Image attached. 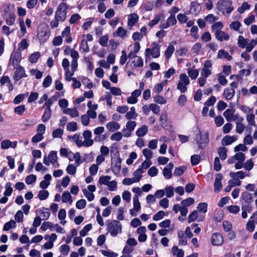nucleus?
Wrapping results in <instances>:
<instances>
[{
	"instance_id": "2eb2a0df",
	"label": "nucleus",
	"mask_w": 257,
	"mask_h": 257,
	"mask_svg": "<svg viewBox=\"0 0 257 257\" xmlns=\"http://www.w3.org/2000/svg\"><path fill=\"white\" fill-rule=\"evenodd\" d=\"M50 36V33L47 28L39 30L37 34L38 39L43 42L46 41Z\"/></svg>"
},
{
	"instance_id": "79ce46f5",
	"label": "nucleus",
	"mask_w": 257,
	"mask_h": 257,
	"mask_svg": "<svg viewBox=\"0 0 257 257\" xmlns=\"http://www.w3.org/2000/svg\"><path fill=\"white\" fill-rule=\"evenodd\" d=\"M51 109H45L42 116V120L44 122L48 121L51 116Z\"/></svg>"
},
{
	"instance_id": "39448f33",
	"label": "nucleus",
	"mask_w": 257,
	"mask_h": 257,
	"mask_svg": "<svg viewBox=\"0 0 257 257\" xmlns=\"http://www.w3.org/2000/svg\"><path fill=\"white\" fill-rule=\"evenodd\" d=\"M152 48H147L146 49V56L152 55L154 58H158L160 56V46L156 43H153L152 44Z\"/></svg>"
},
{
	"instance_id": "7c9ffc66",
	"label": "nucleus",
	"mask_w": 257,
	"mask_h": 257,
	"mask_svg": "<svg viewBox=\"0 0 257 257\" xmlns=\"http://www.w3.org/2000/svg\"><path fill=\"white\" fill-rule=\"evenodd\" d=\"M138 114L136 112V109L134 107H132L130 108V111L126 112L125 117L127 119L131 120L132 119H136Z\"/></svg>"
},
{
	"instance_id": "09e8293b",
	"label": "nucleus",
	"mask_w": 257,
	"mask_h": 257,
	"mask_svg": "<svg viewBox=\"0 0 257 257\" xmlns=\"http://www.w3.org/2000/svg\"><path fill=\"white\" fill-rule=\"evenodd\" d=\"M16 227V222L14 220H11L10 221L6 223L4 226L3 230L4 231H8L11 228Z\"/></svg>"
},
{
	"instance_id": "473e14b6",
	"label": "nucleus",
	"mask_w": 257,
	"mask_h": 257,
	"mask_svg": "<svg viewBox=\"0 0 257 257\" xmlns=\"http://www.w3.org/2000/svg\"><path fill=\"white\" fill-rule=\"evenodd\" d=\"M48 228H50L51 231H54L55 228V224H54L52 222L49 221L43 222L42 226H41V229L43 231H45Z\"/></svg>"
},
{
	"instance_id": "c756f323",
	"label": "nucleus",
	"mask_w": 257,
	"mask_h": 257,
	"mask_svg": "<svg viewBox=\"0 0 257 257\" xmlns=\"http://www.w3.org/2000/svg\"><path fill=\"white\" fill-rule=\"evenodd\" d=\"M4 18L5 19L7 25L12 26L14 24L16 20V16L14 13H10L6 17Z\"/></svg>"
},
{
	"instance_id": "cd10ccee",
	"label": "nucleus",
	"mask_w": 257,
	"mask_h": 257,
	"mask_svg": "<svg viewBox=\"0 0 257 257\" xmlns=\"http://www.w3.org/2000/svg\"><path fill=\"white\" fill-rule=\"evenodd\" d=\"M14 5L12 4H8L5 5L2 14L3 17H6L10 13H14Z\"/></svg>"
},
{
	"instance_id": "37998d69",
	"label": "nucleus",
	"mask_w": 257,
	"mask_h": 257,
	"mask_svg": "<svg viewBox=\"0 0 257 257\" xmlns=\"http://www.w3.org/2000/svg\"><path fill=\"white\" fill-rule=\"evenodd\" d=\"M73 156V159L75 160V164L76 166H79L82 163L83 161L81 159V156L79 152L71 154Z\"/></svg>"
},
{
	"instance_id": "a19ab883",
	"label": "nucleus",
	"mask_w": 257,
	"mask_h": 257,
	"mask_svg": "<svg viewBox=\"0 0 257 257\" xmlns=\"http://www.w3.org/2000/svg\"><path fill=\"white\" fill-rule=\"evenodd\" d=\"M178 235L179 244L186 245L187 244V239L186 236L184 235L183 232L179 231L178 232Z\"/></svg>"
},
{
	"instance_id": "2f4dec72",
	"label": "nucleus",
	"mask_w": 257,
	"mask_h": 257,
	"mask_svg": "<svg viewBox=\"0 0 257 257\" xmlns=\"http://www.w3.org/2000/svg\"><path fill=\"white\" fill-rule=\"evenodd\" d=\"M148 131V127L146 125H143L136 131V135L139 137H144Z\"/></svg>"
},
{
	"instance_id": "c85d7f7f",
	"label": "nucleus",
	"mask_w": 257,
	"mask_h": 257,
	"mask_svg": "<svg viewBox=\"0 0 257 257\" xmlns=\"http://www.w3.org/2000/svg\"><path fill=\"white\" fill-rule=\"evenodd\" d=\"M249 40L244 38L242 36H239L238 38L237 44L238 46L241 48H246V47L248 45Z\"/></svg>"
},
{
	"instance_id": "58836bf2",
	"label": "nucleus",
	"mask_w": 257,
	"mask_h": 257,
	"mask_svg": "<svg viewBox=\"0 0 257 257\" xmlns=\"http://www.w3.org/2000/svg\"><path fill=\"white\" fill-rule=\"evenodd\" d=\"M144 172V170H143L142 168H138L133 173L134 177L133 178L135 180L137 179V182H139L142 178V174Z\"/></svg>"
},
{
	"instance_id": "a18cd8bd",
	"label": "nucleus",
	"mask_w": 257,
	"mask_h": 257,
	"mask_svg": "<svg viewBox=\"0 0 257 257\" xmlns=\"http://www.w3.org/2000/svg\"><path fill=\"white\" fill-rule=\"evenodd\" d=\"M187 72L188 75L192 79H195L198 76L199 71L197 69H188Z\"/></svg>"
},
{
	"instance_id": "4c0bfd02",
	"label": "nucleus",
	"mask_w": 257,
	"mask_h": 257,
	"mask_svg": "<svg viewBox=\"0 0 257 257\" xmlns=\"http://www.w3.org/2000/svg\"><path fill=\"white\" fill-rule=\"evenodd\" d=\"M110 179L111 177L110 176H102L99 177L98 180V183L101 185H104L107 186L109 182L110 181Z\"/></svg>"
},
{
	"instance_id": "0e129e2a",
	"label": "nucleus",
	"mask_w": 257,
	"mask_h": 257,
	"mask_svg": "<svg viewBox=\"0 0 257 257\" xmlns=\"http://www.w3.org/2000/svg\"><path fill=\"white\" fill-rule=\"evenodd\" d=\"M143 154L145 157L146 160H151L153 156V152L148 149H144L143 150Z\"/></svg>"
},
{
	"instance_id": "9b49d317",
	"label": "nucleus",
	"mask_w": 257,
	"mask_h": 257,
	"mask_svg": "<svg viewBox=\"0 0 257 257\" xmlns=\"http://www.w3.org/2000/svg\"><path fill=\"white\" fill-rule=\"evenodd\" d=\"M211 243L213 245H221L223 243V238L219 233H214L211 238Z\"/></svg>"
},
{
	"instance_id": "3c124183",
	"label": "nucleus",
	"mask_w": 257,
	"mask_h": 257,
	"mask_svg": "<svg viewBox=\"0 0 257 257\" xmlns=\"http://www.w3.org/2000/svg\"><path fill=\"white\" fill-rule=\"evenodd\" d=\"M191 10L193 11L194 13H197L200 11V7L199 4L196 2H192L190 5Z\"/></svg>"
},
{
	"instance_id": "338daca9",
	"label": "nucleus",
	"mask_w": 257,
	"mask_h": 257,
	"mask_svg": "<svg viewBox=\"0 0 257 257\" xmlns=\"http://www.w3.org/2000/svg\"><path fill=\"white\" fill-rule=\"evenodd\" d=\"M198 216V212L196 210H194L190 213L188 217V223H191L196 219Z\"/></svg>"
},
{
	"instance_id": "f3484780",
	"label": "nucleus",
	"mask_w": 257,
	"mask_h": 257,
	"mask_svg": "<svg viewBox=\"0 0 257 257\" xmlns=\"http://www.w3.org/2000/svg\"><path fill=\"white\" fill-rule=\"evenodd\" d=\"M237 140V137L235 136H225L223 138L221 141V144L223 146H227L231 144Z\"/></svg>"
},
{
	"instance_id": "864d4df0",
	"label": "nucleus",
	"mask_w": 257,
	"mask_h": 257,
	"mask_svg": "<svg viewBox=\"0 0 257 257\" xmlns=\"http://www.w3.org/2000/svg\"><path fill=\"white\" fill-rule=\"evenodd\" d=\"M223 25L221 22H217L215 23L213 25H212L211 28L212 31L215 33V32L218 31H221V29L223 28Z\"/></svg>"
},
{
	"instance_id": "9d476101",
	"label": "nucleus",
	"mask_w": 257,
	"mask_h": 257,
	"mask_svg": "<svg viewBox=\"0 0 257 257\" xmlns=\"http://www.w3.org/2000/svg\"><path fill=\"white\" fill-rule=\"evenodd\" d=\"M68 138L69 140H72V141L76 144L77 147H81L82 146L87 147V145H88V142H84L82 141V138L77 134H75L73 136H69Z\"/></svg>"
},
{
	"instance_id": "ea45409f",
	"label": "nucleus",
	"mask_w": 257,
	"mask_h": 257,
	"mask_svg": "<svg viewBox=\"0 0 257 257\" xmlns=\"http://www.w3.org/2000/svg\"><path fill=\"white\" fill-rule=\"evenodd\" d=\"M218 153L222 160L226 159L227 158V150L224 147H219L218 149Z\"/></svg>"
},
{
	"instance_id": "dca6fc26",
	"label": "nucleus",
	"mask_w": 257,
	"mask_h": 257,
	"mask_svg": "<svg viewBox=\"0 0 257 257\" xmlns=\"http://www.w3.org/2000/svg\"><path fill=\"white\" fill-rule=\"evenodd\" d=\"M173 167L174 164L172 163H169L167 166L164 168L163 174L165 178L170 179L172 177V170L173 169Z\"/></svg>"
},
{
	"instance_id": "052dcab7",
	"label": "nucleus",
	"mask_w": 257,
	"mask_h": 257,
	"mask_svg": "<svg viewBox=\"0 0 257 257\" xmlns=\"http://www.w3.org/2000/svg\"><path fill=\"white\" fill-rule=\"evenodd\" d=\"M241 26V23L238 21H234L231 23L229 25V28L236 31H238L240 27Z\"/></svg>"
},
{
	"instance_id": "69168bd1",
	"label": "nucleus",
	"mask_w": 257,
	"mask_h": 257,
	"mask_svg": "<svg viewBox=\"0 0 257 257\" xmlns=\"http://www.w3.org/2000/svg\"><path fill=\"white\" fill-rule=\"evenodd\" d=\"M107 186L108 190L110 191H115L117 189V182L114 180L110 181Z\"/></svg>"
},
{
	"instance_id": "e2e57ef3",
	"label": "nucleus",
	"mask_w": 257,
	"mask_h": 257,
	"mask_svg": "<svg viewBox=\"0 0 257 257\" xmlns=\"http://www.w3.org/2000/svg\"><path fill=\"white\" fill-rule=\"evenodd\" d=\"M108 41V36L107 35H104L100 37V38H99V43L101 46L103 47H105L107 45Z\"/></svg>"
},
{
	"instance_id": "20e7f679",
	"label": "nucleus",
	"mask_w": 257,
	"mask_h": 257,
	"mask_svg": "<svg viewBox=\"0 0 257 257\" xmlns=\"http://www.w3.org/2000/svg\"><path fill=\"white\" fill-rule=\"evenodd\" d=\"M217 9L223 13L225 11L227 14H230L233 10L232 2L230 0H219L217 3Z\"/></svg>"
},
{
	"instance_id": "6e6552de",
	"label": "nucleus",
	"mask_w": 257,
	"mask_h": 257,
	"mask_svg": "<svg viewBox=\"0 0 257 257\" xmlns=\"http://www.w3.org/2000/svg\"><path fill=\"white\" fill-rule=\"evenodd\" d=\"M137 123L134 120H129L126 123V128L122 130L123 136L128 138L131 136L132 132L134 131Z\"/></svg>"
},
{
	"instance_id": "c03bdc74",
	"label": "nucleus",
	"mask_w": 257,
	"mask_h": 257,
	"mask_svg": "<svg viewBox=\"0 0 257 257\" xmlns=\"http://www.w3.org/2000/svg\"><path fill=\"white\" fill-rule=\"evenodd\" d=\"M41 56V54L39 52H36L31 55L29 57V61L32 63H35Z\"/></svg>"
},
{
	"instance_id": "6e6d98bb",
	"label": "nucleus",
	"mask_w": 257,
	"mask_h": 257,
	"mask_svg": "<svg viewBox=\"0 0 257 257\" xmlns=\"http://www.w3.org/2000/svg\"><path fill=\"white\" fill-rule=\"evenodd\" d=\"M49 194L48 191L42 190L39 192L38 196L40 200H44L48 197Z\"/></svg>"
},
{
	"instance_id": "4468645a",
	"label": "nucleus",
	"mask_w": 257,
	"mask_h": 257,
	"mask_svg": "<svg viewBox=\"0 0 257 257\" xmlns=\"http://www.w3.org/2000/svg\"><path fill=\"white\" fill-rule=\"evenodd\" d=\"M214 35L216 39L220 42L227 41L229 39V34L223 31H216Z\"/></svg>"
},
{
	"instance_id": "aec40b11",
	"label": "nucleus",
	"mask_w": 257,
	"mask_h": 257,
	"mask_svg": "<svg viewBox=\"0 0 257 257\" xmlns=\"http://www.w3.org/2000/svg\"><path fill=\"white\" fill-rule=\"evenodd\" d=\"M44 180L42 181L40 184V187L43 189H46L50 185V181L52 179V177L50 174H47L44 176Z\"/></svg>"
},
{
	"instance_id": "4d7b16f0",
	"label": "nucleus",
	"mask_w": 257,
	"mask_h": 257,
	"mask_svg": "<svg viewBox=\"0 0 257 257\" xmlns=\"http://www.w3.org/2000/svg\"><path fill=\"white\" fill-rule=\"evenodd\" d=\"M154 101L160 104H165L167 102L166 99L160 95H157L154 96Z\"/></svg>"
},
{
	"instance_id": "8fccbe9b",
	"label": "nucleus",
	"mask_w": 257,
	"mask_h": 257,
	"mask_svg": "<svg viewBox=\"0 0 257 257\" xmlns=\"http://www.w3.org/2000/svg\"><path fill=\"white\" fill-rule=\"evenodd\" d=\"M12 184L10 182L6 183L5 185L6 190L4 192V195L5 196H10L12 195L13 189L11 187Z\"/></svg>"
},
{
	"instance_id": "5701e85b",
	"label": "nucleus",
	"mask_w": 257,
	"mask_h": 257,
	"mask_svg": "<svg viewBox=\"0 0 257 257\" xmlns=\"http://www.w3.org/2000/svg\"><path fill=\"white\" fill-rule=\"evenodd\" d=\"M139 16L136 14L133 13L128 16L127 25L133 27L138 22Z\"/></svg>"
},
{
	"instance_id": "f03ea898",
	"label": "nucleus",
	"mask_w": 257,
	"mask_h": 257,
	"mask_svg": "<svg viewBox=\"0 0 257 257\" xmlns=\"http://www.w3.org/2000/svg\"><path fill=\"white\" fill-rule=\"evenodd\" d=\"M107 229L112 236H116L121 231V225L118 221L112 220L107 224Z\"/></svg>"
},
{
	"instance_id": "5fc2aeb1",
	"label": "nucleus",
	"mask_w": 257,
	"mask_h": 257,
	"mask_svg": "<svg viewBox=\"0 0 257 257\" xmlns=\"http://www.w3.org/2000/svg\"><path fill=\"white\" fill-rule=\"evenodd\" d=\"M255 115L253 113H251L246 115V120L249 124L255 126V122L254 120Z\"/></svg>"
},
{
	"instance_id": "bf43d9fd",
	"label": "nucleus",
	"mask_w": 257,
	"mask_h": 257,
	"mask_svg": "<svg viewBox=\"0 0 257 257\" xmlns=\"http://www.w3.org/2000/svg\"><path fill=\"white\" fill-rule=\"evenodd\" d=\"M91 224H88L86 225L80 232V235L81 236H84L87 234V233L91 229Z\"/></svg>"
},
{
	"instance_id": "a878e982",
	"label": "nucleus",
	"mask_w": 257,
	"mask_h": 257,
	"mask_svg": "<svg viewBox=\"0 0 257 257\" xmlns=\"http://www.w3.org/2000/svg\"><path fill=\"white\" fill-rule=\"evenodd\" d=\"M217 58L218 59L225 58L228 61H230L232 59V56L230 55L227 52H226L223 49L218 51L217 53Z\"/></svg>"
},
{
	"instance_id": "412c9836",
	"label": "nucleus",
	"mask_w": 257,
	"mask_h": 257,
	"mask_svg": "<svg viewBox=\"0 0 257 257\" xmlns=\"http://www.w3.org/2000/svg\"><path fill=\"white\" fill-rule=\"evenodd\" d=\"M222 176L221 174H218L215 177V182L214 184V190L219 191L222 188L221 180Z\"/></svg>"
},
{
	"instance_id": "ddd939ff",
	"label": "nucleus",
	"mask_w": 257,
	"mask_h": 257,
	"mask_svg": "<svg viewBox=\"0 0 257 257\" xmlns=\"http://www.w3.org/2000/svg\"><path fill=\"white\" fill-rule=\"evenodd\" d=\"M21 61V53L18 51H16L13 53L11 55L10 63L12 64L14 66H19V64Z\"/></svg>"
},
{
	"instance_id": "680f3d73",
	"label": "nucleus",
	"mask_w": 257,
	"mask_h": 257,
	"mask_svg": "<svg viewBox=\"0 0 257 257\" xmlns=\"http://www.w3.org/2000/svg\"><path fill=\"white\" fill-rule=\"evenodd\" d=\"M241 198L246 203L250 202L252 197L251 194L248 192H244L242 193Z\"/></svg>"
},
{
	"instance_id": "13d9d810",
	"label": "nucleus",
	"mask_w": 257,
	"mask_h": 257,
	"mask_svg": "<svg viewBox=\"0 0 257 257\" xmlns=\"http://www.w3.org/2000/svg\"><path fill=\"white\" fill-rule=\"evenodd\" d=\"M250 8V6L249 4H248V3L247 2H243L242 4V5L241 6V7H240L238 8L237 11L239 13L242 14L243 13H244V12L245 10L249 9Z\"/></svg>"
},
{
	"instance_id": "7ed1b4c3",
	"label": "nucleus",
	"mask_w": 257,
	"mask_h": 257,
	"mask_svg": "<svg viewBox=\"0 0 257 257\" xmlns=\"http://www.w3.org/2000/svg\"><path fill=\"white\" fill-rule=\"evenodd\" d=\"M190 84V80L188 76L185 73H181L179 75V80L177 86V88L181 93H185L187 90V86Z\"/></svg>"
},
{
	"instance_id": "f257e3e1",
	"label": "nucleus",
	"mask_w": 257,
	"mask_h": 257,
	"mask_svg": "<svg viewBox=\"0 0 257 257\" xmlns=\"http://www.w3.org/2000/svg\"><path fill=\"white\" fill-rule=\"evenodd\" d=\"M67 5L65 3H61L59 5L55 14V19L50 23L51 27L52 28L58 27L59 22H62L66 19Z\"/></svg>"
},
{
	"instance_id": "a211bd4d",
	"label": "nucleus",
	"mask_w": 257,
	"mask_h": 257,
	"mask_svg": "<svg viewBox=\"0 0 257 257\" xmlns=\"http://www.w3.org/2000/svg\"><path fill=\"white\" fill-rule=\"evenodd\" d=\"M130 65L132 68L142 67L143 65V60L140 56H135V58H133V60L132 61Z\"/></svg>"
},
{
	"instance_id": "1a4fd4ad",
	"label": "nucleus",
	"mask_w": 257,
	"mask_h": 257,
	"mask_svg": "<svg viewBox=\"0 0 257 257\" xmlns=\"http://www.w3.org/2000/svg\"><path fill=\"white\" fill-rule=\"evenodd\" d=\"M57 160V153L55 151H51L48 156L44 157L43 162L44 164L49 166L50 163L54 164Z\"/></svg>"
},
{
	"instance_id": "f8f14e48",
	"label": "nucleus",
	"mask_w": 257,
	"mask_h": 257,
	"mask_svg": "<svg viewBox=\"0 0 257 257\" xmlns=\"http://www.w3.org/2000/svg\"><path fill=\"white\" fill-rule=\"evenodd\" d=\"M27 77L25 69L23 67L19 66L16 67V70L13 76L14 79L16 81H19L23 77Z\"/></svg>"
},
{
	"instance_id": "393cba45",
	"label": "nucleus",
	"mask_w": 257,
	"mask_h": 257,
	"mask_svg": "<svg viewBox=\"0 0 257 257\" xmlns=\"http://www.w3.org/2000/svg\"><path fill=\"white\" fill-rule=\"evenodd\" d=\"M106 127L111 132H113L120 128L119 124L115 121H110L107 123Z\"/></svg>"
},
{
	"instance_id": "f704fd0d",
	"label": "nucleus",
	"mask_w": 257,
	"mask_h": 257,
	"mask_svg": "<svg viewBox=\"0 0 257 257\" xmlns=\"http://www.w3.org/2000/svg\"><path fill=\"white\" fill-rule=\"evenodd\" d=\"M242 120L243 118H240L238 119L236 122V132L237 133L242 134L244 130V125L240 122Z\"/></svg>"
},
{
	"instance_id": "774afa93",
	"label": "nucleus",
	"mask_w": 257,
	"mask_h": 257,
	"mask_svg": "<svg viewBox=\"0 0 257 257\" xmlns=\"http://www.w3.org/2000/svg\"><path fill=\"white\" fill-rule=\"evenodd\" d=\"M186 169V168L184 166L176 168L174 170V175L178 176H181L184 173Z\"/></svg>"
},
{
	"instance_id": "de8ad7c7",
	"label": "nucleus",
	"mask_w": 257,
	"mask_h": 257,
	"mask_svg": "<svg viewBox=\"0 0 257 257\" xmlns=\"http://www.w3.org/2000/svg\"><path fill=\"white\" fill-rule=\"evenodd\" d=\"M175 51L174 46L172 45H169L165 52V55L167 58L169 59Z\"/></svg>"
},
{
	"instance_id": "72a5a7b5",
	"label": "nucleus",
	"mask_w": 257,
	"mask_h": 257,
	"mask_svg": "<svg viewBox=\"0 0 257 257\" xmlns=\"http://www.w3.org/2000/svg\"><path fill=\"white\" fill-rule=\"evenodd\" d=\"M63 112L65 114H69L72 117H77L79 115V112L76 108H66L64 109Z\"/></svg>"
},
{
	"instance_id": "603ef678",
	"label": "nucleus",
	"mask_w": 257,
	"mask_h": 257,
	"mask_svg": "<svg viewBox=\"0 0 257 257\" xmlns=\"http://www.w3.org/2000/svg\"><path fill=\"white\" fill-rule=\"evenodd\" d=\"M194 203V199L193 198L189 197L182 200L181 202L182 206L187 207L192 205Z\"/></svg>"
},
{
	"instance_id": "b1692460",
	"label": "nucleus",
	"mask_w": 257,
	"mask_h": 257,
	"mask_svg": "<svg viewBox=\"0 0 257 257\" xmlns=\"http://www.w3.org/2000/svg\"><path fill=\"white\" fill-rule=\"evenodd\" d=\"M224 96L226 100L231 99L235 95V90L233 88H226L224 90Z\"/></svg>"
},
{
	"instance_id": "4be33fe9",
	"label": "nucleus",
	"mask_w": 257,
	"mask_h": 257,
	"mask_svg": "<svg viewBox=\"0 0 257 257\" xmlns=\"http://www.w3.org/2000/svg\"><path fill=\"white\" fill-rule=\"evenodd\" d=\"M83 137L84 138V142H87L89 143L87 145L88 147H90L92 146L93 144V140L91 139V138L92 137V133L91 132L88 130L85 131L83 133Z\"/></svg>"
},
{
	"instance_id": "6ab92c4d",
	"label": "nucleus",
	"mask_w": 257,
	"mask_h": 257,
	"mask_svg": "<svg viewBox=\"0 0 257 257\" xmlns=\"http://www.w3.org/2000/svg\"><path fill=\"white\" fill-rule=\"evenodd\" d=\"M122 160L120 157H118L115 162V165H113L111 164V169L115 174H118L119 173L121 170V163Z\"/></svg>"
},
{
	"instance_id": "423d86ee",
	"label": "nucleus",
	"mask_w": 257,
	"mask_h": 257,
	"mask_svg": "<svg viewBox=\"0 0 257 257\" xmlns=\"http://www.w3.org/2000/svg\"><path fill=\"white\" fill-rule=\"evenodd\" d=\"M196 141L199 148L203 149L209 142L208 134L206 133L205 135L201 136L200 132L199 131V134L197 135L196 137Z\"/></svg>"
},
{
	"instance_id": "49530a36",
	"label": "nucleus",
	"mask_w": 257,
	"mask_h": 257,
	"mask_svg": "<svg viewBox=\"0 0 257 257\" xmlns=\"http://www.w3.org/2000/svg\"><path fill=\"white\" fill-rule=\"evenodd\" d=\"M126 33V31L121 27H118L115 33L117 36L122 39H124L125 37Z\"/></svg>"
},
{
	"instance_id": "0eeeda50",
	"label": "nucleus",
	"mask_w": 257,
	"mask_h": 257,
	"mask_svg": "<svg viewBox=\"0 0 257 257\" xmlns=\"http://www.w3.org/2000/svg\"><path fill=\"white\" fill-rule=\"evenodd\" d=\"M256 44L257 40L252 39L246 47L245 51L241 53V57L244 59L245 61H248L250 59V56L247 53L251 52Z\"/></svg>"
},
{
	"instance_id": "e433bc0d",
	"label": "nucleus",
	"mask_w": 257,
	"mask_h": 257,
	"mask_svg": "<svg viewBox=\"0 0 257 257\" xmlns=\"http://www.w3.org/2000/svg\"><path fill=\"white\" fill-rule=\"evenodd\" d=\"M62 202L66 203L68 202L70 204H71L73 202L71 199V195L68 191H64L62 195Z\"/></svg>"
},
{
	"instance_id": "bb28decb",
	"label": "nucleus",
	"mask_w": 257,
	"mask_h": 257,
	"mask_svg": "<svg viewBox=\"0 0 257 257\" xmlns=\"http://www.w3.org/2000/svg\"><path fill=\"white\" fill-rule=\"evenodd\" d=\"M234 112L235 110L233 109H227L223 112V115L227 121H232Z\"/></svg>"
},
{
	"instance_id": "c9c22d12",
	"label": "nucleus",
	"mask_w": 257,
	"mask_h": 257,
	"mask_svg": "<svg viewBox=\"0 0 257 257\" xmlns=\"http://www.w3.org/2000/svg\"><path fill=\"white\" fill-rule=\"evenodd\" d=\"M172 253L173 255L176 257H184V251L182 249H179L176 246H174L172 248Z\"/></svg>"
}]
</instances>
